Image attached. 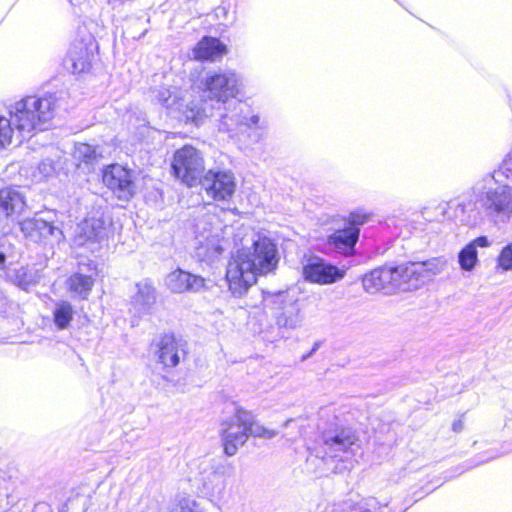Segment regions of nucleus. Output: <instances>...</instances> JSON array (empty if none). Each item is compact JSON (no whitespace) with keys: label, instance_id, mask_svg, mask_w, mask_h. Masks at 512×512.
<instances>
[{"label":"nucleus","instance_id":"nucleus-1","mask_svg":"<svg viewBox=\"0 0 512 512\" xmlns=\"http://www.w3.org/2000/svg\"><path fill=\"white\" fill-rule=\"evenodd\" d=\"M278 260L276 244L267 237H259L251 249L237 251L226 270V280L232 294L242 296L256 283L257 275L275 270Z\"/></svg>","mask_w":512,"mask_h":512},{"label":"nucleus","instance_id":"nucleus-2","mask_svg":"<svg viewBox=\"0 0 512 512\" xmlns=\"http://www.w3.org/2000/svg\"><path fill=\"white\" fill-rule=\"evenodd\" d=\"M57 99L49 94L43 97L27 96L16 102L12 109V121L21 142L33 131L46 130L54 117Z\"/></svg>","mask_w":512,"mask_h":512},{"label":"nucleus","instance_id":"nucleus-3","mask_svg":"<svg viewBox=\"0 0 512 512\" xmlns=\"http://www.w3.org/2000/svg\"><path fill=\"white\" fill-rule=\"evenodd\" d=\"M356 436L350 428H337L323 433V459L334 473L353 467Z\"/></svg>","mask_w":512,"mask_h":512},{"label":"nucleus","instance_id":"nucleus-4","mask_svg":"<svg viewBox=\"0 0 512 512\" xmlns=\"http://www.w3.org/2000/svg\"><path fill=\"white\" fill-rule=\"evenodd\" d=\"M227 227L217 215L206 214L195 224L196 256L201 261H213L223 250Z\"/></svg>","mask_w":512,"mask_h":512},{"label":"nucleus","instance_id":"nucleus-5","mask_svg":"<svg viewBox=\"0 0 512 512\" xmlns=\"http://www.w3.org/2000/svg\"><path fill=\"white\" fill-rule=\"evenodd\" d=\"M171 166L174 176L188 187L197 186L205 172L202 152L191 145L176 150Z\"/></svg>","mask_w":512,"mask_h":512},{"label":"nucleus","instance_id":"nucleus-6","mask_svg":"<svg viewBox=\"0 0 512 512\" xmlns=\"http://www.w3.org/2000/svg\"><path fill=\"white\" fill-rule=\"evenodd\" d=\"M275 323L280 329L295 330L303 323L302 308L298 297L289 291H279L270 301Z\"/></svg>","mask_w":512,"mask_h":512},{"label":"nucleus","instance_id":"nucleus-7","mask_svg":"<svg viewBox=\"0 0 512 512\" xmlns=\"http://www.w3.org/2000/svg\"><path fill=\"white\" fill-rule=\"evenodd\" d=\"M239 82L238 75L230 70L208 72L201 80L203 91L210 101L217 104H225L234 99L239 92Z\"/></svg>","mask_w":512,"mask_h":512},{"label":"nucleus","instance_id":"nucleus-8","mask_svg":"<svg viewBox=\"0 0 512 512\" xmlns=\"http://www.w3.org/2000/svg\"><path fill=\"white\" fill-rule=\"evenodd\" d=\"M206 195L215 201H229L236 191V179L230 170L210 169L199 183Z\"/></svg>","mask_w":512,"mask_h":512},{"label":"nucleus","instance_id":"nucleus-9","mask_svg":"<svg viewBox=\"0 0 512 512\" xmlns=\"http://www.w3.org/2000/svg\"><path fill=\"white\" fill-rule=\"evenodd\" d=\"M20 230L28 242L43 246H53L63 238L62 230L38 216L21 221Z\"/></svg>","mask_w":512,"mask_h":512},{"label":"nucleus","instance_id":"nucleus-10","mask_svg":"<svg viewBox=\"0 0 512 512\" xmlns=\"http://www.w3.org/2000/svg\"><path fill=\"white\" fill-rule=\"evenodd\" d=\"M478 201L488 215L501 221L508 220L512 216V187L508 184L488 189L479 195Z\"/></svg>","mask_w":512,"mask_h":512},{"label":"nucleus","instance_id":"nucleus-11","mask_svg":"<svg viewBox=\"0 0 512 512\" xmlns=\"http://www.w3.org/2000/svg\"><path fill=\"white\" fill-rule=\"evenodd\" d=\"M103 183L121 200L130 199L135 192L131 172L118 164L104 170Z\"/></svg>","mask_w":512,"mask_h":512},{"label":"nucleus","instance_id":"nucleus-12","mask_svg":"<svg viewBox=\"0 0 512 512\" xmlns=\"http://www.w3.org/2000/svg\"><path fill=\"white\" fill-rule=\"evenodd\" d=\"M93 50L94 41L91 37L74 41L64 59L65 67L74 74L88 71L94 57Z\"/></svg>","mask_w":512,"mask_h":512},{"label":"nucleus","instance_id":"nucleus-13","mask_svg":"<svg viewBox=\"0 0 512 512\" xmlns=\"http://www.w3.org/2000/svg\"><path fill=\"white\" fill-rule=\"evenodd\" d=\"M156 346L157 359L165 367H176L187 354L186 341L172 334L163 335Z\"/></svg>","mask_w":512,"mask_h":512},{"label":"nucleus","instance_id":"nucleus-14","mask_svg":"<svg viewBox=\"0 0 512 512\" xmlns=\"http://www.w3.org/2000/svg\"><path fill=\"white\" fill-rule=\"evenodd\" d=\"M303 276L305 280L313 283L330 284L342 279L344 271L315 257L309 259L308 263L303 267Z\"/></svg>","mask_w":512,"mask_h":512},{"label":"nucleus","instance_id":"nucleus-15","mask_svg":"<svg viewBox=\"0 0 512 512\" xmlns=\"http://www.w3.org/2000/svg\"><path fill=\"white\" fill-rule=\"evenodd\" d=\"M107 235V223L102 216H89L79 223L75 230L74 243L84 246L91 242H100Z\"/></svg>","mask_w":512,"mask_h":512},{"label":"nucleus","instance_id":"nucleus-16","mask_svg":"<svg viewBox=\"0 0 512 512\" xmlns=\"http://www.w3.org/2000/svg\"><path fill=\"white\" fill-rule=\"evenodd\" d=\"M221 435L224 453L227 456H234L239 447L243 446L248 440L246 427L236 421V412L221 423Z\"/></svg>","mask_w":512,"mask_h":512},{"label":"nucleus","instance_id":"nucleus-17","mask_svg":"<svg viewBox=\"0 0 512 512\" xmlns=\"http://www.w3.org/2000/svg\"><path fill=\"white\" fill-rule=\"evenodd\" d=\"M395 278H393V267H380L365 274L362 280L363 288L370 294L382 292L383 294L395 293Z\"/></svg>","mask_w":512,"mask_h":512},{"label":"nucleus","instance_id":"nucleus-18","mask_svg":"<svg viewBox=\"0 0 512 512\" xmlns=\"http://www.w3.org/2000/svg\"><path fill=\"white\" fill-rule=\"evenodd\" d=\"M165 284L173 293L199 292L205 287V279L177 269L166 276Z\"/></svg>","mask_w":512,"mask_h":512},{"label":"nucleus","instance_id":"nucleus-19","mask_svg":"<svg viewBox=\"0 0 512 512\" xmlns=\"http://www.w3.org/2000/svg\"><path fill=\"white\" fill-rule=\"evenodd\" d=\"M156 302V291L149 280L136 284V292L131 299V311L138 316L149 314Z\"/></svg>","mask_w":512,"mask_h":512},{"label":"nucleus","instance_id":"nucleus-20","mask_svg":"<svg viewBox=\"0 0 512 512\" xmlns=\"http://www.w3.org/2000/svg\"><path fill=\"white\" fill-rule=\"evenodd\" d=\"M259 122L258 115H252L248 118L244 114V104L237 102V105L234 107V110L230 113H226L221 116L219 123V130L233 133L241 130L242 127H252L256 126Z\"/></svg>","mask_w":512,"mask_h":512},{"label":"nucleus","instance_id":"nucleus-21","mask_svg":"<svg viewBox=\"0 0 512 512\" xmlns=\"http://www.w3.org/2000/svg\"><path fill=\"white\" fill-rule=\"evenodd\" d=\"M96 269L87 265L80 267L78 272L72 274L67 280L68 290L81 299H86L95 282Z\"/></svg>","mask_w":512,"mask_h":512},{"label":"nucleus","instance_id":"nucleus-22","mask_svg":"<svg viewBox=\"0 0 512 512\" xmlns=\"http://www.w3.org/2000/svg\"><path fill=\"white\" fill-rule=\"evenodd\" d=\"M25 207V197L20 191L10 187L0 190V221L20 214Z\"/></svg>","mask_w":512,"mask_h":512},{"label":"nucleus","instance_id":"nucleus-23","mask_svg":"<svg viewBox=\"0 0 512 512\" xmlns=\"http://www.w3.org/2000/svg\"><path fill=\"white\" fill-rule=\"evenodd\" d=\"M236 421H238L240 425H244L246 427L248 438L255 437L272 439L278 434L276 430L268 429L258 423L252 412L241 407L236 409Z\"/></svg>","mask_w":512,"mask_h":512},{"label":"nucleus","instance_id":"nucleus-24","mask_svg":"<svg viewBox=\"0 0 512 512\" xmlns=\"http://www.w3.org/2000/svg\"><path fill=\"white\" fill-rule=\"evenodd\" d=\"M359 228L348 226L344 229L335 231L329 237V244L332 245L339 253L349 255L354 251V247L359 238Z\"/></svg>","mask_w":512,"mask_h":512},{"label":"nucleus","instance_id":"nucleus-25","mask_svg":"<svg viewBox=\"0 0 512 512\" xmlns=\"http://www.w3.org/2000/svg\"><path fill=\"white\" fill-rule=\"evenodd\" d=\"M225 53L226 47L213 37L203 38L193 50L194 57L198 60H215Z\"/></svg>","mask_w":512,"mask_h":512},{"label":"nucleus","instance_id":"nucleus-26","mask_svg":"<svg viewBox=\"0 0 512 512\" xmlns=\"http://www.w3.org/2000/svg\"><path fill=\"white\" fill-rule=\"evenodd\" d=\"M104 158V150L101 146H94L88 143H76L73 151V159L77 165L92 166Z\"/></svg>","mask_w":512,"mask_h":512},{"label":"nucleus","instance_id":"nucleus-27","mask_svg":"<svg viewBox=\"0 0 512 512\" xmlns=\"http://www.w3.org/2000/svg\"><path fill=\"white\" fill-rule=\"evenodd\" d=\"M10 280L22 290L28 291L30 287L37 284L40 280L38 270L29 267H20L9 275Z\"/></svg>","mask_w":512,"mask_h":512},{"label":"nucleus","instance_id":"nucleus-28","mask_svg":"<svg viewBox=\"0 0 512 512\" xmlns=\"http://www.w3.org/2000/svg\"><path fill=\"white\" fill-rule=\"evenodd\" d=\"M213 108L214 106L209 104L206 100L202 101L200 105L191 102L187 105L184 115L186 120L199 125L204 118L212 115Z\"/></svg>","mask_w":512,"mask_h":512},{"label":"nucleus","instance_id":"nucleus-29","mask_svg":"<svg viewBox=\"0 0 512 512\" xmlns=\"http://www.w3.org/2000/svg\"><path fill=\"white\" fill-rule=\"evenodd\" d=\"M422 270L425 273V277L428 282L432 281L434 277L443 273L448 266V260L444 256L432 257L425 261H419Z\"/></svg>","mask_w":512,"mask_h":512},{"label":"nucleus","instance_id":"nucleus-30","mask_svg":"<svg viewBox=\"0 0 512 512\" xmlns=\"http://www.w3.org/2000/svg\"><path fill=\"white\" fill-rule=\"evenodd\" d=\"M73 307L67 301H59L56 303L53 311L54 323L58 329H66L73 319Z\"/></svg>","mask_w":512,"mask_h":512},{"label":"nucleus","instance_id":"nucleus-31","mask_svg":"<svg viewBox=\"0 0 512 512\" xmlns=\"http://www.w3.org/2000/svg\"><path fill=\"white\" fill-rule=\"evenodd\" d=\"M478 252L472 245L467 244L458 253V263L461 270L471 272L478 264Z\"/></svg>","mask_w":512,"mask_h":512},{"label":"nucleus","instance_id":"nucleus-32","mask_svg":"<svg viewBox=\"0 0 512 512\" xmlns=\"http://www.w3.org/2000/svg\"><path fill=\"white\" fill-rule=\"evenodd\" d=\"M409 275L408 263L393 267L395 293L398 291H413L411 288V277Z\"/></svg>","mask_w":512,"mask_h":512},{"label":"nucleus","instance_id":"nucleus-33","mask_svg":"<svg viewBox=\"0 0 512 512\" xmlns=\"http://www.w3.org/2000/svg\"><path fill=\"white\" fill-rule=\"evenodd\" d=\"M408 272L410 273L409 276L411 277V288L413 290H418L425 284L429 283L419 262H409Z\"/></svg>","mask_w":512,"mask_h":512},{"label":"nucleus","instance_id":"nucleus-34","mask_svg":"<svg viewBox=\"0 0 512 512\" xmlns=\"http://www.w3.org/2000/svg\"><path fill=\"white\" fill-rule=\"evenodd\" d=\"M14 124L12 121V113L10 112V118L0 116V148L5 147L12 143L14 136Z\"/></svg>","mask_w":512,"mask_h":512},{"label":"nucleus","instance_id":"nucleus-35","mask_svg":"<svg viewBox=\"0 0 512 512\" xmlns=\"http://www.w3.org/2000/svg\"><path fill=\"white\" fill-rule=\"evenodd\" d=\"M154 97L159 104L168 109L178 108L179 98L167 88L157 90Z\"/></svg>","mask_w":512,"mask_h":512},{"label":"nucleus","instance_id":"nucleus-36","mask_svg":"<svg viewBox=\"0 0 512 512\" xmlns=\"http://www.w3.org/2000/svg\"><path fill=\"white\" fill-rule=\"evenodd\" d=\"M497 268L502 271H512V242L502 248L497 257Z\"/></svg>","mask_w":512,"mask_h":512},{"label":"nucleus","instance_id":"nucleus-37","mask_svg":"<svg viewBox=\"0 0 512 512\" xmlns=\"http://www.w3.org/2000/svg\"><path fill=\"white\" fill-rule=\"evenodd\" d=\"M213 473L221 477H231L235 472V467L228 461H218L212 466Z\"/></svg>","mask_w":512,"mask_h":512},{"label":"nucleus","instance_id":"nucleus-38","mask_svg":"<svg viewBox=\"0 0 512 512\" xmlns=\"http://www.w3.org/2000/svg\"><path fill=\"white\" fill-rule=\"evenodd\" d=\"M369 219V214L364 212L362 209L355 210L349 214L348 223L349 226L358 227L363 225Z\"/></svg>","mask_w":512,"mask_h":512},{"label":"nucleus","instance_id":"nucleus-39","mask_svg":"<svg viewBox=\"0 0 512 512\" xmlns=\"http://www.w3.org/2000/svg\"><path fill=\"white\" fill-rule=\"evenodd\" d=\"M40 178L46 179L52 176L55 172L54 162L51 159H45L39 163L37 167Z\"/></svg>","mask_w":512,"mask_h":512},{"label":"nucleus","instance_id":"nucleus-40","mask_svg":"<svg viewBox=\"0 0 512 512\" xmlns=\"http://www.w3.org/2000/svg\"><path fill=\"white\" fill-rule=\"evenodd\" d=\"M175 512H199L195 500L183 498L179 501Z\"/></svg>","mask_w":512,"mask_h":512},{"label":"nucleus","instance_id":"nucleus-41","mask_svg":"<svg viewBox=\"0 0 512 512\" xmlns=\"http://www.w3.org/2000/svg\"><path fill=\"white\" fill-rule=\"evenodd\" d=\"M469 245H472L474 250H477V248H486L491 245L489 239L487 236H480L474 239L473 241L468 243Z\"/></svg>","mask_w":512,"mask_h":512},{"label":"nucleus","instance_id":"nucleus-42","mask_svg":"<svg viewBox=\"0 0 512 512\" xmlns=\"http://www.w3.org/2000/svg\"><path fill=\"white\" fill-rule=\"evenodd\" d=\"M463 422L461 420H456L452 424V429L455 432H461L463 430Z\"/></svg>","mask_w":512,"mask_h":512},{"label":"nucleus","instance_id":"nucleus-43","mask_svg":"<svg viewBox=\"0 0 512 512\" xmlns=\"http://www.w3.org/2000/svg\"><path fill=\"white\" fill-rule=\"evenodd\" d=\"M5 260H6V256L4 253L0 252V268L3 267L4 263H5Z\"/></svg>","mask_w":512,"mask_h":512},{"label":"nucleus","instance_id":"nucleus-44","mask_svg":"<svg viewBox=\"0 0 512 512\" xmlns=\"http://www.w3.org/2000/svg\"><path fill=\"white\" fill-rule=\"evenodd\" d=\"M290 420H287L284 424V426L286 427L288 424H289Z\"/></svg>","mask_w":512,"mask_h":512}]
</instances>
